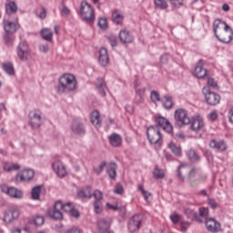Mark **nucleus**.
<instances>
[{"label":"nucleus","mask_w":233,"mask_h":233,"mask_svg":"<svg viewBox=\"0 0 233 233\" xmlns=\"http://www.w3.org/2000/svg\"><path fill=\"white\" fill-rule=\"evenodd\" d=\"M56 90L58 94L75 92V90H77V78L70 73L62 75L58 80Z\"/></svg>","instance_id":"f257e3e1"},{"label":"nucleus","mask_w":233,"mask_h":233,"mask_svg":"<svg viewBox=\"0 0 233 233\" xmlns=\"http://www.w3.org/2000/svg\"><path fill=\"white\" fill-rule=\"evenodd\" d=\"M80 17L86 23H94L96 21V14L94 8L86 1H83L80 5Z\"/></svg>","instance_id":"f03ea898"},{"label":"nucleus","mask_w":233,"mask_h":233,"mask_svg":"<svg viewBox=\"0 0 233 233\" xmlns=\"http://www.w3.org/2000/svg\"><path fill=\"white\" fill-rule=\"evenodd\" d=\"M20 216L21 209H19V207L14 206L3 212L2 220L5 223V225H10L11 223H14V221H17Z\"/></svg>","instance_id":"7ed1b4c3"},{"label":"nucleus","mask_w":233,"mask_h":233,"mask_svg":"<svg viewBox=\"0 0 233 233\" xmlns=\"http://www.w3.org/2000/svg\"><path fill=\"white\" fill-rule=\"evenodd\" d=\"M147 139L153 145H159L161 147V143H163V137L161 136V131L159 130V127L151 126L147 128Z\"/></svg>","instance_id":"20e7f679"},{"label":"nucleus","mask_w":233,"mask_h":233,"mask_svg":"<svg viewBox=\"0 0 233 233\" xmlns=\"http://www.w3.org/2000/svg\"><path fill=\"white\" fill-rule=\"evenodd\" d=\"M202 92L208 105L216 106L221 102V96L214 91H210L208 86L203 87Z\"/></svg>","instance_id":"39448f33"},{"label":"nucleus","mask_w":233,"mask_h":233,"mask_svg":"<svg viewBox=\"0 0 233 233\" xmlns=\"http://www.w3.org/2000/svg\"><path fill=\"white\" fill-rule=\"evenodd\" d=\"M0 190L3 194H6V196H9L13 199H23L25 198L23 190L15 187H7L5 184H2L0 185Z\"/></svg>","instance_id":"423d86ee"},{"label":"nucleus","mask_w":233,"mask_h":233,"mask_svg":"<svg viewBox=\"0 0 233 233\" xmlns=\"http://www.w3.org/2000/svg\"><path fill=\"white\" fill-rule=\"evenodd\" d=\"M63 206H61V201H56L53 208H48L46 211V215L47 216V218H50V219H55V221H61V219H63L64 216H63V212H61V208Z\"/></svg>","instance_id":"0eeeda50"},{"label":"nucleus","mask_w":233,"mask_h":233,"mask_svg":"<svg viewBox=\"0 0 233 233\" xmlns=\"http://www.w3.org/2000/svg\"><path fill=\"white\" fill-rule=\"evenodd\" d=\"M35 176V172L32 168H27L22 170L20 173L16 174L14 182L16 185H19V183H25L26 181H32Z\"/></svg>","instance_id":"6e6552de"},{"label":"nucleus","mask_w":233,"mask_h":233,"mask_svg":"<svg viewBox=\"0 0 233 233\" xmlns=\"http://www.w3.org/2000/svg\"><path fill=\"white\" fill-rule=\"evenodd\" d=\"M175 121L178 127H185L190 125V116L187 110L179 108L175 111Z\"/></svg>","instance_id":"1a4fd4ad"},{"label":"nucleus","mask_w":233,"mask_h":233,"mask_svg":"<svg viewBox=\"0 0 233 233\" xmlns=\"http://www.w3.org/2000/svg\"><path fill=\"white\" fill-rule=\"evenodd\" d=\"M53 172L57 176V177H65L68 171H66V166L61 160H55L51 164Z\"/></svg>","instance_id":"9d476101"},{"label":"nucleus","mask_w":233,"mask_h":233,"mask_svg":"<svg viewBox=\"0 0 233 233\" xmlns=\"http://www.w3.org/2000/svg\"><path fill=\"white\" fill-rule=\"evenodd\" d=\"M189 125L193 132H199L205 128V119L203 116L196 115L190 119Z\"/></svg>","instance_id":"9b49d317"},{"label":"nucleus","mask_w":233,"mask_h":233,"mask_svg":"<svg viewBox=\"0 0 233 233\" xmlns=\"http://www.w3.org/2000/svg\"><path fill=\"white\" fill-rule=\"evenodd\" d=\"M16 54L21 61H28L30 59V48L27 42H21L17 48Z\"/></svg>","instance_id":"f8f14e48"},{"label":"nucleus","mask_w":233,"mask_h":233,"mask_svg":"<svg viewBox=\"0 0 233 233\" xmlns=\"http://www.w3.org/2000/svg\"><path fill=\"white\" fill-rule=\"evenodd\" d=\"M141 221H143V216L141 215H135L133 216L127 224V228L129 232L135 233L139 230V227H141Z\"/></svg>","instance_id":"ddd939ff"},{"label":"nucleus","mask_w":233,"mask_h":233,"mask_svg":"<svg viewBox=\"0 0 233 233\" xmlns=\"http://www.w3.org/2000/svg\"><path fill=\"white\" fill-rule=\"evenodd\" d=\"M205 226L208 232L218 233L221 230V224L212 218H206Z\"/></svg>","instance_id":"4468645a"},{"label":"nucleus","mask_w":233,"mask_h":233,"mask_svg":"<svg viewBox=\"0 0 233 233\" xmlns=\"http://www.w3.org/2000/svg\"><path fill=\"white\" fill-rule=\"evenodd\" d=\"M218 40L220 41V43H225L226 45H228V43L232 42L233 39V29L229 26V29H224L221 33L215 35Z\"/></svg>","instance_id":"2eb2a0df"},{"label":"nucleus","mask_w":233,"mask_h":233,"mask_svg":"<svg viewBox=\"0 0 233 233\" xmlns=\"http://www.w3.org/2000/svg\"><path fill=\"white\" fill-rule=\"evenodd\" d=\"M41 111L34 110L29 113V124L33 128H39L41 127Z\"/></svg>","instance_id":"dca6fc26"},{"label":"nucleus","mask_w":233,"mask_h":233,"mask_svg":"<svg viewBox=\"0 0 233 233\" xmlns=\"http://www.w3.org/2000/svg\"><path fill=\"white\" fill-rule=\"evenodd\" d=\"M224 30H230V25L223 20L216 19L213 23V32L215 35H218Z\"/></svg>","instance_id":"f3484780"},{"label":"nucleus","mask_w":233,"mask_h":233,"mask_svg":"<svg viewBox=\"0 0 233 233\" xmlns=\"http://www.w3.org/2000/svg\"><path fill=\"white\" fill-rule=\"evenodd\" d=\"M156 123L157 125H158V127H162L163 130H165V132H167V134H170L174 130L172 124L168 121V119L163 116L157 117Z\"/></svg>","instance_id":"a211bd4d"},{"label":"nucleus","mask_w":233,"mask_h":233,"mask_svg":"<svg viewBox=\"0 0 233 233\" xmlns=\"http://www.w3.org/2000/svg\"><path fill=\"white\" fill-rule=\"evenodd\" d=\"M110 223L112 220L110 218H102L97 219V228L100 233H105L110 228Z\"/></svg>","instance_id":"6ab92c4d"},{"label":"nucleus","mask_w":233,"mask_h":233,"mask_svg":"<svg viewBox=\"0 0 233 233\" xmlns=\"http://www.w3.org/2000/svg\"><path fill=\"white\" fill-rule=\"evenodd\" d=\"M118 39L121 41V43H124V45H127L134 41V36L132 35V34H130L129 30L121 29L118 33Z\"/></svg>","instance_id":"aec40b11"},{"label":"nucleus","mask_w":233,"mask_h":233,"mask_svg":"<svg viewBox=\"0 0 233 233\" xmlns=\"http://www.w3.org/2000/svg\"><path fill=\"white\" fill-rule=\"evenodd\" d=\"M98 63L101 66H106L110 63V58L108 56V50L105 47L100 48Z\"/></svg>","instance_id":"412c9836"},{"label":"nucleus","mask_w":233,"mask_h":233,"mask_svg":"<svg viewBox=\"0 0 233 233\" xmlns=\"http://www.w3.org/2000/svg\"><path fill=\"white\" fill-rule=\"evenodd\" d=\"M207 74V69L203 67V62L200 60L195 66L194 76L198 77V79H205Z\"/></svg>","instance_id":"4be33fe9"},{"label":"nucleus","mask_w":233,"mask_h":233,"mask_svg":"<svg viewBox=\"0 0 233 233\" xmlns=\"http://www.w3.org/2000/svg\"><path fill=\"white\" fill-rule=\"evenodd\" d=\"M19 25L10 22L8 20H4V30L6 34H15L19 30Z\"/></svg>","instance_id":"5701e85b"},{"label":"nucleus","mask_w":233,"mask_h":233,"mask_svg":"<svg viewBox=\"0 0 233 233\" xmlns=\"http://www.w3.org/2000/svg\"><path fill=\"white\" fill-rule=\"evenodd\" d=\"M134 87L137 96L139 97L137 103V105H142V103L145 102V92H147V88L139 86V84H137V82H135Z\"/></svg>","instance_id":"b1692460"},{"label":"nucleus","mask_w":233,"mask_h":233,"mask_svg":"<svg viewBox=\"0 0 233 233\" xmlns=\"http://www.w3.org/2000/svg\"><path fill=\"white\" fill-rule=\"evenodd\" d=\"M108 141L111 147H121L123 138L121 137V135L117 133H112L110 136H108Z\"/></svg>","instance_id":"393cba45"},{"label":"nucleus","mask_w":233,"mask_h":233,"mask_svg":"<svg viewBox=\"0 0 233 233\" xmlns=\"http://www.w3.org/2000/svg\"><path fill=\"white\" fill-rule=\"evenodd\" d=\"M77 196L78 198H81V199H91L94 196V192H92L91 187H87L80 189L77 192Z\"/></svg>","instance_id":"a878e982"},{"label":"nucleus","mask_w":233,"mask_h":233,"mask_svg":"<svg viewBox=\"0 0 233 233\" xmlns=\"http://www.w3.org/2000/svg\"><path fill=\"white\" fill-rule=\"evenodd\" d=\"M209 147L211 148H215L216 150H218V152H225L227 150V144L223 140H212L209 143Z\"/></svg>","instance_id":"bb28decb"},{"label":"nucleus","mask_w":233,"mask_h":233,"mask_svg":"<svg viewBox=\"0 0 233 233\" xmlns=\"http://www.w3.org/2000/svg\"><path fill=\"white\" fill-rule=\"evenodd\" d=\"M111 19L114 25H123V21H125V15L119 11H115L112 14Z\"/></svg>","instance_id":"cd10ccee"},{"label":"nucleus","mask_w":233,"mask_h":233,"mask_svg":"<svg viewBox=\"0 0 233 233\" xmlns=\"http://www.w3.org/2000/svg\"><path fill=\"white\" fill-rule=\"evenodd\" d=\"M40 35L42 37V39H44L45 41H52V39H54V33L52 32V30L50 28H42L40 31Z\"/></svg>","instance_id":"c85d7f7f"},{"label":"nucleus","mask_w":233,"mask_h":233,"mask_svg":"<svg viewBox=\"0 0 233 233\" xmlns=\"http://www.w3.org/2000/svg\"><path fill=\"white\" fill-rule=\"evenodd\" d=\"M91 123L94 127H96V128L101 127V115H99V111L95 110L91 113Z\"/></svg>","instance_id":"c756f323"},{"label":"nucleus","mask_w":233,"mask_h":233,"mask_svg":"<svg viewBox=\"0 0 233 233\" xmlns=\"http://www.w3.org/2000/svg\"><path fill=\"white\" fill-rule=\"evenodd\" d=\"M71 130L72 132H74V134H78V135L85 134V127L78 121L73 122L71 126Z\"/></svg>","instance_id":"7c9ffc66"},{"label":"nucleus","mask_w":233,"mask_h":233,"mask_svg":"<svg viewBox=\"0 0 233 233\" xmlns=\"http://www.w3.org/2000/svg\"><path fill=\"white\" fill-rule=\"evenodd\" d=\"M4 170L5 172H12L21 170V165L18 163H5L4 164Z\"/></svg>","instance_id":"2f4dec72"},{"label":"nucleus","mask_w":233,"mask_h":233,"mask_svg":"<svg viewBox=\"0 0 233 233\" xmlns=\"http://www.w3.org/2000/svg\"><path fill=\"white\" fill-rule=\"evenodd\" d=\"M167 147L169 148V150H171V152H173V154L175 156H177V157H181V147L180 146H177L176 143H174V142H169L167 144Z\"/></svg>","instance_id":"473e14b6"},{"label":"nucleus","mask_w":233,"mask_h":233,"mask_svg":"<svg viewBox=\"0 0 233 233\" xmlns=\"http://www.w3.org/2000/svg\"><path fill=\"white\" fill-rule=\"evenodd\" d=\"M162 106L166 110H170L172 106H174V101L172 100V96H165L162 98Z\"/></svg>","instance_id":"72a5a7b5"},{"label":"nucleus","mask_w":233,"mask_h":233,"mask_svg":"<svg viewBox=\"0 0 233 233\" xmlns=\"http://www.w3.org/2000/svg\"><path fill=\"white\" fill-rule=\"evenodd\" d=\"M4 72L7 73L8 76H14L15 74V70L14 69V65L12 62H5L2 65Z\"/></svg>","instance_id":"f704fd0d"},{"label":"nucleus","mask_w":233,"mask_h":233,"mask_svg":"<svg viewBox=\"0 0 233 233\" xmlns=\"http://www.w3.org/2000/svg\"><path fill=\"white\" fill-rule=\"evenodd\" d=\"M31 223L35 227H43L45 225V217L41 215H35L32 217Z\"/></svg>","instance_id":"c9c22d12"},{"label":"nucleus","mask_w":233,"mask_h":233,"mask_svg":"<svg viewBox=\"0 0 233 233\" xmlns=\"http://www.w3.org/2000/svg\"><path fill=\"white\" fill-rule=\"evenodd\" d=\"M6 14H15L17 12V5L14 1H9L5 4Z\"/></svg>","instance_id":"e433bc0d"},{"label":"nucleus","mask_w":233,"mask_h":233,"mask_svg":"<svg viewBox=\"0 0 233 233\" xmlns=\"http://www.w3.org/2000/svg\"><path fill=\"white\" fill-rule=\"evenodd\" d=\"M31 198L34 201H39L41 199V186L32 188Z\"/></svg>","instance_id":"4c0bfd02"},{"label":"nucleus","mask_w":233,"mask_h":233,"mask_svg":"<svg viewBox=\"0 0 233 233\" xmlns=\"http://www.w3.org/2000/svg\"><path fill=\"white\" fill-rule=\"evenodd\" d=\"M138 190L139 192H141L143 198H145V201H148L149 198L152 197V193L145 189V187H143V185L138 186Z\"/></svg>","instance_id":"58836bf2"},{"label":"nucleus","mask_w":233,"mask_h":233,"mask_svg":"<svg viewBox=\"0 0 233 233\" xmlns=\"http://www.w3.org/2000/svg\"><path fill=\"white\" fill-rule=\"evenodd\" d=\"M153 176L155 179H163L165 177V171L158 167H156L153 171Z\"/></svg>","instance_id":"ea45409f"},{"label":"nucleus","mask_w":233,"mask_h":233,"mask_svg":"<svg viewBox=\"0 0 233 233\" xmlns=\"http://www.w3.org/2000/svg\"><path fill=\"white\" fill-rule=\"evenodd\" d=\"M154 3L155 6H157V8H159L160 10H165L168 8V4L165 0H155Z\"/></svg>","instance_id":"a19ab883"},{"label":"nucleus","mask_w":233,"mask_h":233,"mask_svg":"<svg viewBox=\"0 0 233 233\" xmlns=\"http://www.w3.org/2000/svg\"><path fill=\"white\" fill-rule=\"evenodd\" d=\"M98 26L102 30H106V28H108V20L106 17H100L98 19Z\"/></svg>","instance_id":"79ce46f5"},{"label":"nucleus","mask_w":233,"mask_h":233,"mask_svg":"<svg viewBox=\"0 0 233 233\" xmlns=\"http://www.w3.org/2000/svg\"><path fill=\"white\" fill-rule=\"evenodd\" d=\"M73 208H74V204H72L71 202H67L65 204L61 202V210H64V212L71 213Z\"/></svg>","instance_id":"37998d69"},{"label":"nucleus","mask_w":233,"mask_h":233,"mask_svg":"<svg viewBox=\"0 0 233 233\" xmlns=\"http://www.w3.org/2000/svg\"><path fill=\"white\" fill-rule=\"evenodd\" d=\"M93 207H94V212L96 214H101L103 212V203H101L100 201H95L93 203Z\"/></svg>","instance_id":"c03bdc74"},{"label":"nucleus","mask_w":233,"mask_h":233,"mask_svg":"<svg viewBox=\"0 0 233 233\" xmlns=\"http://www.w3.org/2000/svg\"><path fill=\"white\" fill-rule=\"evenodd\" d=\"M187 156L192 161H198V159H199V156H198V153H196V151L192 149L187 151Z\"/></svg>","instance_id":"a18cd8bd"},{"label":"nucleus","mask_w":233,"mask_h":233,"mask_svg":"<svg viewBox=\"0 0 233 233\" xmlns=\"http://www.w3.org/2000/svg\"><path fill=\"white\" fill-rule=\"evenodd\" d=\"M116 164H114L113 166H111V167L107 169V174H108V176H109V177H110L111 179H116Z\"/></svg>","instance_id":"49530a36"},{"label":"nucleus","mask_w":233,"mask_h":233,"mask_svg":"<svg viewBox=\"0 0 233 233\" xmlns=\"http://www.w3.org/2000/svg\"><path fill=\"white\" fill-rule=\"evenodd\" d=\"M12 233H30V229L26 227H16L12 229Z\"/></svg>","instance_id":"de8ad7c7"},{"label":"nucleus","mask_w":233,"mask_h":233,"mask_svg":"<svg viewBox=\"0 0 233 233\" xmlns=\"http://www.w3.org/2000/svg\"><path fill=\"white\" fill-rule=\"evenodd\" d=\"M150 97H151V101L153 103H157V102L161 101V97H160L159 93L157 91H152L151 95H150Z\"/></svg>","instance_id":"09e8293b"},{"label":"nucleus","mask_w":233,"mask_h":233,"mask_svg":"<svg viewBox=\"0 0 233 233\" xmlns=\"http://www.w3.org/2000/svg\"><path fill=\"white\" fill-rule=\"evenodd\" d=\"M93 196H94V198H95V201H102V199H103V192H101V190H99V189H96V190H95L94 191V193H93Z\"/></svg>","instance_id":"8fccbe9b"},{"label":"nucleus","mask_w":233,"mask_h":233,"mask_svg":"<svg viewBox=\"0 0 233 233\" xmlns=\"http://www.w3.org/2000/svg\"><path fill=\"white\" fill-rule=\"evenodd\" d=\"M185 214L191 219L198 217V213H196V211L192 210L191 208L185 209Z\"/></svg>","instance_id":"3c124183"},{"label":"nucleus","mask_w":233,"mask_h":233,"mask_svg":"<svg viewBox=\"0 0 233 233\" xmlns=\"http://www.w3.org/2000/svg\"><path fill=\"white\" fill-rule=\"evenodd\" d=\"M113 192H114V194H118L119 196H121V194H123V192H125L123 185L116 184V186L115 187Z\"/></svg>","instance_id":"603ef678"},{"label":"nucleus","mask_w":233,"mask_h":233,"mask_svg":"<svg viewBox=\"0 0 233 233\" xmlns=\"http://www.w3.org/2000/svg\"><path fill=\"white\" fill-rule=\"evenodd\" d=\"M106 210H119V206H117V203L110 204V202H106Z\"/></svg>","instance_id":"864d4df0"},{"label":"nucleus","mask_w":233,"mask_h":233,"mask_svg":"<svg viewBox=\"0 0 233 233\" xmlns=\"http://www.w3.org/2000/svg\"><path fill=\"white\" fill-rule=\"evenodd\" d=\"M169 218L172 223H175V224L179 223V219H181V216L177 213H172Z\"/></svg>","instance_id":"5fc2aeb1"},{"label":"nucleus","mask_w":233,"mask_h":233,"mask_svg":"<svg viewBox=\"0 0 233 233\" xmlns=\"http://www.w3.org/2000/svg\"><path fill=\"white\" fill-rule=\"evenodd\" d=\"M175 137L177 141H185V139H187V135H185L183 131H179L175 135Z\"/></svg>","instance_id":"6e6d98bb"},{"label":"nucleus","mask_w":233,"mask_h":233,"mask_svg":"<svg viewBox=\"0 0 233 233\" xmlns=\"http://www.w3.org/2000/svg\"><path fill=\"white\" fill-rule=\"evenodd\" d=\"M199 216L200 218H208V209L207 208H199Z\"/></svg>","instance_id":"4d7b16f0"},{"label":"nucleus","mask_w":233,"mask_h":233,"mask_svg":"<svg viewBox=\"0 0 233 233\" xmlns=\"http://www.w3.org/2000/svg\"><path fill=\"white\" fill-rule=\"evenodd\" d=\"M98 92H100L101 96H106V86L103 83L97 86Z\"/></svg>","instance_id":"13d9d810"},{"label":"nucleus","mask_w":233,"mask_h":233,"mask_svg":"<svg viewBox=\"0 0 233 233\" xmlns=\"http://www.w3.org/2000/svg\"><path fill=\"white\" fill-rule=\"evenodd\" d=\"M208 85L212 88H218V82L212 77L208 78Z\"/></svg>","instance_id":"bf43d9fd"},{"label":"nucleus","mask_w":233,"mask_h":233,"mask_svg":"<svg viewBox=\"0 0 233 233\" xmlns=\"http://www.w3.org/2000/svg\"><path fill=\"white\" fill-rule=\"evenodd\" d=\"M69 214L71 218H75L76 219H79V218H81V213L78 210L75 209L74 208L73 210L69 212Z\"/></svg>","instance_id":"052dcab7"},{"label":"nucleus","mask_w":233,"mask_h":233,"mask_svg":"<svg viewBox=\"0 0 233 233\" xmlns=\"http://www.w3.org/2000/svg\"><path fill=\"white\" fill-rule=\"evenodd\" d=\"M61 233H83V232L81 231V229L77 228H73L69 229H64L61 231Z\"/></svg>","instance_id":"680f3d73"},{"label":"nucleus","mask_w":233,"mask_h":233,"mask_svg":"<svg viewBox=\"0 0 233 233\" xmlns=\"http://www.w3.org/2000/svg\"><path fill=\"white\" fill-rule=\"evenodd\" d=\"M60 12L61 14H64V15H66V16L70 15L71 14L70 8H68V6L65 5H62Z\"/></svg>","instance_id":"e2e57ef3"},{"label":"nucleus","mask_w":233,"mask_h":233,"mask_svg":"<svg viewBox=\"0 0 233 233\" xmlns=\"http://www.w3.org/2000/svg\"><path fill=\"white\" fill-rule=\"evenodd\" d=\"M108 41H109L111 46H117V39L116 38L115 35H109Z\"/></svg>","instance_id":"0e129e2a"},{"label":"nucleus","mask_w":233,"mask_h":233,"mask_svg":"<svg viewBox=\"0 0 233 233\" xmlns=\"http://www.w3.org/2000/svg\"><path fill=\"white\" fill-rule=\"evenodd\" d=\"M4 41H5V45H12L14 43V39L9 35H4Z\"/></svg>","instance_id":"69168bd1"},{"label":"nucleus","mask_w":233,"mask_h":233,"mask_svg":"<svg viewBox=\"0 0 233 233\" xmlns=\"http://www.w3.org/2000/svg\"><path fill=\"white\" fill-rule=\"evenodd\" d=\"M180 227H181V232H187V229L190 227V223L189 222H181Z\"/></svg>","instance_id":"338daca9"},{"label":"nucleus","mask_w":233,"mask_h":233,"mask_svg":"<svg viewBox=\"0 0 233 233\" xmlns=\"http://www.w3.org/2000/svg\"><path fill=\"white\" fill-rule=\"evenodd\" d=\"M39 50H40V52H43L44 54H46V52H48V50H50V46H48V44L41 45L39 46Z\"/></svg>","instance_id":"774afa93"}]
</instances>
